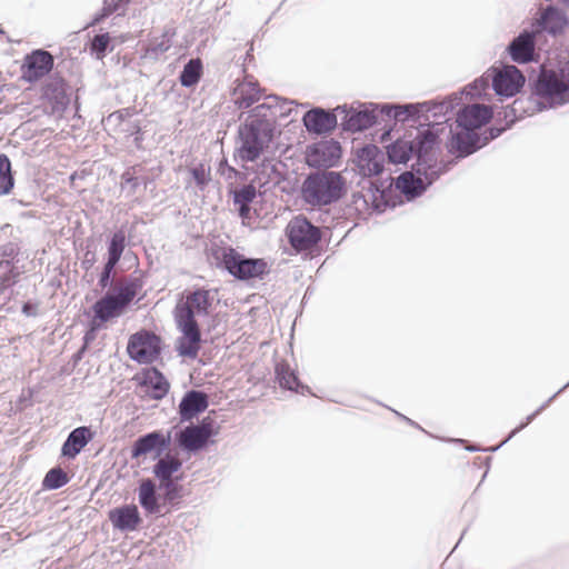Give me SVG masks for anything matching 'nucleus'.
<instances>
[{
  "label": "nucleus",
  "mask_w": 569,
  "mask_h": 569,
  "mask_svg": "<svg viewBox=\"0 0 569 569\" xmlns=\"http://www.w3.org/2000/svg\"><path fill=\"white\" fill-rule=\"evenodd\" d=\"M422 129L418 130L412 141V150L416 162L409 171L402 172L396 178V189L399 190L408 201H412L420 196L436 181L441 174L448 172L455 161L438 162L435 154L439 149L440 136L447 129L446 121H436L433 123H419Z\"/></svg>",
  "instance_id": "1"
},
{
  "label": "nucleus",
  "mask_w": 569,
  "mask_h": 569,
  "mask_svg": "<svg viewBox=\"0 0 569 569\" xmlns=\"http://www.w3.org/2000/svg\"><path fill=\"white\" fill-rule=\"evenodd\" d=\"M214 296L212 290L197 287L179 300L172 316L180 336L176 340V351L180 357L196 359L202 347V333L197 316H208L212 308Z\"/></svg>",
  "instance_id": "2"
},
{
  "label": "nucleus",
  "mask_w": 569,
  "mask_h": 569,
  "mask_svg": "<svg viewBox=\"0 0 569 569\" xmlns=\"http://www.w3.org/2000/svg\"><path fill=\"white\" fill-rule=\"evenodd\" d=\"M532 71L528 84L533 100L531 113L569 102V67L539 66Z\"/></svg>",
  "instance_id": "3"
},
{
  "label": "nucleus",
  "mask_w": 569,
  "mask_h": 569,
  "mask_svg": "<svg viewBox=\"0 0 569 569\" xmlns=\"http://www.w3.org/2000/svg\"><path fill=\"white\" fill-rule=\"evenodd\" d=\"M347 193V179L342 173L326 169L307 173L299 190L303 203L318 210L338 203Z\"/></svg>",
  "instance_id": "4"
},
{
  "label": "nucleus",
  "mask_w": 569,
  "mask_h": 569,
  "mask_svg": "<svg viewBox=\"0 0 569 569\" xmlns=\"http://www.w3.org/2000/svg\"><path fill=\"white\" fill-rule=\"evenodd\" d=\"M493 118V110L485 104H467L457 112L456 128L449 126L450 138L446 143L448 153L462 159V152L469 148L473 138L483 126Z\"/></svg>",
  "instance_id": "5"
},
{
  "label": "nucleus",
  "mask_w": 569,
  "mask_h": 569,
  "mask_svg": "<svg viewBox=\"0 0 569 569\" xmlns=\"http://www.w3.org/2000/svg\"><path fill=\"white\" fill-rule=\"evenodd\" d=\"M210 258L212 264L218 269L227 271L234 279L241 281L262 280L270 272L264 259L246 257L231 246L212 244Z\"/></svg>",
  "instance_id": "6"
},
{
  "label": "nucleus",
  "mask_w": 569,
  "mask_h": 569,
  "mask_svg": "<svg viewBox=\"0 0 569 569\" xmlns=\"http://www.w3.org/2000/svg\"><path fill=\"white\" fill-rule=\"evenodd\" d=\"M274 136V122L246 120L238 127L237 138L240 144L236 154L244 162H256L269 149Z\"/></svg>",
  "instance_id": "7"
},
{
  "label": "nucleus",
  "mask_w": 569,
  "mask_h": 569,
  "mask_svg": "<svg viewBox=\"0 0 569 569\" xmlns=\"http://www.w3.org/2000/svg\"><path fill=\"white\" fill-rule=\"evenodd\" d=\"M359 191L352 192L351 204L359 212L372 209L382 212L387 207H395L391 202L392 189H396V179L389 177L386 180L360 179Z\"/></svg>",
  "instance_id": "8"
},
{
  "label": "nucleus",
  "mask_w": 569,
  "mask_h": 569,
  "mask_svg": "<svg viewBox=\"0 0 569 569\" xmlns=\"http://www.w3.org/2000/svg\"><path fill=\"white\" fill-rule=\"evenodd\" d=\"M143 284L144 281L141 276H129L121 284L107 290L94 305L99 312L102 310L110 313L112 319L118 318L130 306Z\"/></svg>",
  "instance_id": "9"
},
{
  "label": "nucleus",
  "mask_w": 569,
  "mask_h": 569,
  "mask_svg": "<svg viewBox=\"0 0 569 569\" xmlns=\"http://www.w3.org/2000/svg\"><path fill=\"white\" fill-rule=\"evenodd\" d=\"M286 236L297 252L312 251L322 239V232L305 214L293 217L286 227Z\"/></svg>",
  "instance_id": "10"
},
{
  "label": "nucleus",
  "mask_w": 569,
  "mask_h": 569,
  "mask_svg": "<svg viewBox=\"0 0 569 569\" xmlns=\"http://www.w3.org/2000/svg\"><path fill=\"white\" fill-rule=\"evenodd\" d=\"M162 352L161 337L149 330H140L130 336L127 345L129 358L140 365H151Z\"/></svg>",
  "instance_id": "11"
},
{
  "label": "nucleus",
  "mask_w": 569,
  "mask_h": 569,
  "mask_svg": "<svg viewBox=\"0 0 569 569\" xmlns=\"http://www.w3.org/2000/svg\"><path fill=\"white\" fill-rule=\"evenodd\" d=\"M529 27L539 38L543 34L558 38L568 29L569 18L563 9L548 4L538 10Z\"/></svg>",
  "instance_id": "12"
},
{
  "label": "nucleus",
  "mask_w": 569,
  "mask_h": 569,
  "mask_svg": "<svg viewBox=\"0 0 569 569\" xmlns=\"http://www.w3.org/2000/svg\"><path fill=\"white\" fill-rule=\"evenodd\" d=\"M539 39L530 27L525 28L507 44L506 53L512 62L518 64L538 62L540 59L537 48Z\"/></svg>",
  "instance_id": "13"
},
{
  "label": "nucleus",
  "mask_w": 569,
  "mask_h": 569,
  "mask_svg": "<svg viewBox=\"0 0 569 569\" xmlns=\"http://www.w3.org/2000/svg\"><path fill=\"white\" fill-rule=\"evenodd\" d=\"M342 156V148L335 139L322 140L307 147L306 163L315 170H330L338 166Z\"/></svg>",
  "instance_id": "14"
},
{
  "label": "nucleus",
  "mask_w": 569,
  "mask_h": 569,
  "mask_svg": "<svg viewBox=\"0 0 569 569\" xmlns=\"http://www.w3.org/2000/svg\"><path fill=\"white\" fill-rule=\"evenodd\" d=\"M172 442L171 430L163 433L162 430H153L139 436L131 445L130 457L139 459L147 455H153V459L160 458L170 448Z\"/></svg>",
  "instance_id": "15"
},
{
  "label": "nucleus",
  "mask_w": 569,
  "mask_h": 569,
  "mask_svg": "<svg viewBox=\"0 0 569 569\" xmlns=\"http://www.w3.org/2000/svg\"><path fill=\"white\" fill-rule=\"evenodd\" d=\"M491 87L497 96L510 98L522 89L526 78L513 64H502L500 68H492Z\"/></svg>",
  "instance_id": "16"
},
{
  "label": "nucleus",
  "mask_w": 569,
  "mask_h": 569,
  "mask_svg": "<svg viewBox=\"0 0 569 569\" xmlns=\"http://www.w3.org/2000/svg\"><path fill=\"white\" fill-rule=\"evenodd\" d=\"M53 56L44 49H36L24 57L21 79L34 83L53 69Z\"/></svg>",
  "instance_id": "17"
},
{
  "label": "nucleus",
  "mask_w": 569,
  "mask_h": 569,
  "mask_svg": "<svg viewBox=\"0 0 569 569\" xmlns=\"http://www.w3.org/2000/svg\"><path fill=\"white\" fill-rule=\"evenodd\" d=\"M336 110L343 113L340 127L346 132H361L378 123V114L375 110H371L370 106H361L360 109H348L347 106H338Z\"/></svg>",
  "instance_id": "18"
},
{
  "label": "nucleus",
  "mask_w": 569,
  "mask_h": 569,
  "mask_svg": "<svg viewBox=\"0 0 569 569\" xmlns=\"http://www.w3.org/2000/svg\"><path fill=\"white\" fill-rule=\"evenodd\" d=\"M385 161V152L376 144H365L357 150L356 167L361 179H372L381 174Z\"/></svg>",
  "instance_id": "19"
},
{
  "label": "nucleus",
  "mask_w": 569,
  "mask_h": 569,
  "mask_svg": "<svg viewBox=\"0 0 569 569\" xmlns=\"http://www.w3.org/2000/svg\"><path fill=\"white\" fill-rule=\"evenodd\" d=\"M336 112L338 110H327L321 107H315L308 110L302 117V123L307 132L316 136H327L335 131L338 126Z\"/></svg>",
  "instance_id": "20"
},
{
  "label": "nucleus",
  "mask_w": 569,
  "mask_h": 569,
  "mask_svg": "<svg viewBox=\"0 0 569 569\" xmlns=\"http://www.w3.org/2000/svg\"><path fill=\"white\" fill-rule=\"evenodd\" d=\"M67 90L68 83L58 74L50 77L43 84L42 97L51 106L52 112H63L68 108L70 97Z\"/></svg>",
  "instance_id": "21"
},
{
  "label": "nucleus",
  "mask_w": 569,
  "mask_h": 569,
  "mask_svg": "<svg viewBox=\"0 0 569 569\" xmlns=\"http://www.w3.org/2000/svg\"><path fill=\"white\" fill-rule=\"evenodd\" d=\"M209 407V396L201 390L191 389L184 392L178 406L181 422H191Z\"/></svg>",
  "instance_id": "22"
},
{
  "label": "nucleus",
  "mask_w": 569,
  "mask_h": 569,
  "mask_svg": "<svg viewBox=\"0 0 569 569\" xmlns=\"http://www.w3.org/2000/svg\"><path fill=\"white\" fill-rule=\"evenodd\" d=\"M108 518L113 529L121 532L134 531L142 522L139 509L134 503H126L109 510Z\"/></svg>",
  "instance_id": "23"
},
{
  "label": "nucleus",
  "mask_w": 569,
  "mask_h": 569,
  "mask_svg": "<svg viewBox=\"0 0 569 569\" xmlns=\"http://www.w3.org/2000/svg\"><path fill=\"white\" fill-rule=\"evenodd\" d=\"M173 441L177 448L188 455H196L213 443V441H207V439L196 428L194 423H189L176 431Z\"/></svg>",
  "instance_id": "24"
},
{
  "label": "nucleus",
  "mask_w": 569,
  "mask_h": 569,
  "mask_svg": "<svg viewBox=\"0 0 569 569\" xmlns=\"http://www.w3.org/2000/svg\"><path fill=\"white\" fill-rule=\"evenodd\" d=\"M159 490V485L151 478H143L139 481L138 500L147 515H162L161 510L164 503Z\"/></svg>",
  "instance_id": "25"
},
{
  "label": "nucleus",
  "mask_w": 569,
  "mask_h": 569,
  "mask_svg": "<svg viewBox=\"0 0 569 569\" xmlns=\"http://www.w3.org/2000/svg\"><path fill=\"white\" fill-rule=\"evenodd\" d=\"M96 437L91 426H80L69 432L61 447V456L74 459Z\"/></svg>",
  "instance_id": "26"
},
{
  "label": "nucleus",
  "mask_w": 569,
  "mask_h": 569,
  "mask_svg": "<svg viewBox=\"0 0 569 569\" xmlns=\"http://www.w3.org/2000/svg\"><path fill=\"white\" fill-rule=\"evenodd\" d=\"M140 386L151 389L149 396L154 400L163 399L170 389L168 379L157 367L142 369Z\"/></svg>",
  "instance_id": "27"
},
{
  "label": "nucleus",
  "mask_w": 569,
  "mask_h": 569,
  "mask_svg": "<svg viewBox=\"0 0 569 569\" xmlns=\"http://www.w3.org/2000/svg\"><path fill=\"white\" fill-rule=\"evenodd\" d=\"M274 375L280 388L299 395L311 393V389L300 381L297 371L291 369L287 361L276 363Z\"/></svg>",
  "instance_id": "28"
},
{
  "label": "nucleus",
  "mask_w": 569,
  "mask_h": 569,
  "mask_svg": "<svg viewBox=\"0 0 569 569\" xmlns=\"http://www.w3.org/2000/svg\"><path fill=\"white\" fill-rule=\"evenodd\" d=\"M569 387V381L560 388L555 395H552L547 401H545L536 411L530 413L523 422H521L518 427H516L509 436L498 446L491 447V448H481L478 446H466V450L470 452H477V451H491L495 452L498 449H500L505 443H507L511 438H513L518 432H520L522 429H525L529 423H531L538 415H540L545 409H547L550 403L560 395L567 388Z\"/></svg>",
  "instance_id": "29"
},
{
  "label": "nucleus",
  "mask_w": 569,
  "mask_h": 569,
  "mask_svg": "<svg viewBox=\"0 0 569 569\" xmlns=\"http://www.w3.org/2000/svg\"><path fill=\"white\" fill-rule=\"evenodd\" d=\"M182 468V461L171 452L163 453L152 466V473L159 483L173 480L174 473Z\"/></svg>",
  "instance_id": "30"
},
{
  "label": "nucleus",
  "mask_w": 569,
  "mask_h": 569,
  "mask_svg": "<svg viewBox=\"0 0 569 569\" xmlns=\"http://www.w3.org/2000/svg\"><path fill=\"white\" fill-rule=\"evenodd\" d=\"M413 153L412 141L399 137L386 146L385 157L389 163L406 164Z\"/></svg>",
  "instance_id": "31"
},
{
  "label": "nucleus",
  "mask_w": 569,
  "mask_h": 569,
  "mask_svg": "<svg viewBox=\"0 0 569 569\" xmlns=\"http://www.w3.org/2000/svg\"><path fill=\"white\" fill-rule=\"evenodd\" d=\"M203 74V63L200 58L189 59L179 74V82L184 88H193L201 80Z\"/></svg>",
  "instance_id": "32"
},
{
  "label": "nucleus",
  "mask_w": 569,
  "mask_h": 569,
  "mask_svg": "<svg viewBox=\"0 0 569 569\" xmlns=\"http://www.w3.org/2000/svg\"><path fill=\"white\" fill-rule=\"evenodd\" d=\"M127 247V236L124 230H116L107 241V260L106 262L118 264L121 260L123 251Z\"/></svg>",
  "instance_id": "33"
},
{
  "label": "nucleus",
  "mask_w": 569,
  "mask_h": 569,
  "mask_svg": "<svg viewBox=\"0 0 569 569\" xmlns=\"http://www.w3.org/2000/svg\"><path fill=\"white\" fill-rule=\"evenodd\" d=\"M233 203L239 207V214L244 217L250 210V204L257 197V189L252 183L243 184L238 189L230 190Z\"/></svg>",
  "instance_id": "34"
},
{
  "label": "nucleus",
  "mask_w": 569,
  "mask_h": 569,
  "mask_svg": "<svg viewBox=\"0 0 569 569\" xmlns=\"http://www.w3.org/2000/svg\"><path fill=\"white\" fill-rule=\"evenodd\" d=\"M508 128L506 126L498 127L491 126L487 128L482 133H479L473 138V141H470L469 148L466 149V152H462V159L473 154L485 146H487L490 141L500 137Z\"/></svg>",
  "instance_id": "35"
},
{
  "label": "nucleus",
  "mask_w": 569,
  "mask_h": 569,
  "mask_svg": "<svg viewBox=\"0 0 569 569\" xmlns=\"http://www.w3.org/2000/svg\"><path fill=\"white\" fill-rule=\"evenodd\" d=\"M262 90L257 81H249L239 88L238 97L234 101L239 109H248L261 98Z\"/></svg>",
  "instance_id": "36"
},
{
  "label": "nucleus",
  "mask_w": 569,
  "mask_h": 569,
  "mask_svg": "<svg viewBox=\"0 0 569 569\" xmlns=\"http://www.w3.org/2000/svg\"><path fill=\"white\" fill-rule=\"evenodd\" d=\"M428 102L432 103V108H430L431 110H429V113H431L435 119L443 118L442 121L447 120L448 122L449 118H447V114L453 111L456 107L460 106L462 103V99L457 93H452L441 101L429 100ZM449 126L450 124L447 123V128H449Z\"/></svg>",
  "instance_id": "37"
},
{
  "label": "nucleus",
  "mask_w": 569,
  "mask_h": 569,
  "mask_svg": "<svg viewBox=\"0 0 569 569\" xmlns=\"http://www.w3.org/2000/svg\"><path fill=\"white\" fill-rule=\"evenodd\" d=\"M429 108H432L431 102H410L400 104V120L399 121H418L421 117H426V120L429 121Z\"/></svg>",
  "instance_id": "38"
},
{
  "label": "nucleus",
  "mask_w": 569,
  "mask_h": 569,
  "mask_svg": "<svg viewBox=\"0 0 569 569\" xmlns=\"http://www.w3.org/2000/svg\"><path fill=\"white\" fill-rule=\"evenodd\" d=\"M89 52L97 60H102L108 52H111L114 48L112 43V39L109 32H103L96 34L92 39H90Z\"/></svg>",
  "instance_id": "39"
},
{
  "label": "nucleus",
  "mask_w": 569,
  "mask_h": 569,
  "mask_svg": "<svg viewBox=\"0 0 569 569\" xmlns=\"http://www.w3.org/2000/svg\"><path fill=\"white\" fill-rule=\"evenodd\" d=\"M14 187L11 160L6 153H0V196L9 194Z\"/></svg>",
  "instance_id": "40"
},
{
  "label": "nucleus",
  "mask_w": 569,
  "mask_h": 569,
  "mask_svg": "<svg viewBox=\"0 0 569 569\" xmlns=\"http://www.w3.org/2000/svg\"><path fill=\"white\" fill-rule=\"evenodd\" d=\"M69 481L70 477L68 473L60 466H56L46 473L41 486L44 490H58Z\"/></svg>",
  "instance_id": "41"
},
{
  "label": "nucleus",
  "mask_w": 569,
  "mask_h": 569,
  "mask_svg": "<svg viewBox=\"0 0 569 569\" xmlns=\"http://www.w3.org/2000/svg\"><path fill=\"white\" fill-rule=\"evenodd\" d=\"M128 3L129 0H103L102 8L93 14L86 28L98 26L114 12L123 9Z\"/></svg>",
  "instance_id": "42"
},
{
  "label": "nucleus",
  "mask_w": 569,
  "mask_h": 569,
  "mask_svg": "<svg viewBox=\"0 0 569 569\" xmlns=\"http://www.w3.org/2000/svg\"><path fill=\"white\" fill-rule=\"evenodd\" d=\"M20 273L18 264L0 260V292L13 287L18 282Z\"/></svg>",
  "instance_id": "43"
},
{
  "label": "nucleus",
  "mask_w": 569,
  "mask_h": 569,
  "mask_svg": "<svg viewBox=\"0 0 569 569\" xmlns=\"http://www.w3.org/2000/svg\"><path fill=\"white\" fill-rule=\"evenodd\" d=\"M491 86L490 76H481L477 78L471 83L463 87L457 94L462 98V96L473 98H481L485 94L486 90Z\"/></svg>",
  "instance_id": "44"
},
{
  "label": "nucleus",
  "mask_w": 569,
  "mask_h": 569,
  "mask_svg": "<svg viewBox=\"0 0 569 569\" xmlns=\"http://www.w3.org/2000/svg\"><path fill=\"white\" fill-rule=\"evenodd\" d=\"M188 172L193 179L197 188L200 191H204L211 181V168L210 166L199 162L196 166L189 167Z\"/></svg>",
  "instance_id": "45"
},
{
  "label": "nucleus",
  "mask_w": 569,
  "mask_h": 569,
  "mask_svg": "<svg viewBox=\"0 0 569 569\" xmlns=\"http://www.w3.org/2000/svg\"><path fill=\"white\" fill-rule=\"evenodd\" d=\"M171 48V40L167 33H163L160 39L150 42L144 49V58L158 60L160 56Z\"/></svg>",
  "instance_id": "46"
},
{
  "label": "nucleus",
  "mask_w": 569,
  "mask_h": 569,
  "mask_svg": "<svg viewBox=\"0 0 569 569\" xmlns=\"http://www.w3.org/2000/svg\"><path fill=\"white\" fill-rule=\"evenodd\" d=\"M182 477H176L174 480L164 481L163 483H159L160 490H163L162 500L164 506L167 503H172L174 500L180 499L182 497V486L179 485V481Z\"/></svg>",
  "instance_id": "47"
},
{
  "label": "nucleus",
  "mask_w": 569,
  "mask_h": 569,
  "mask_svg": "<svg viewBox=\"0 0 569 569\" xmlns=\"http://www.w3.org/2000/svg\"><path fill=\"white\" fill-rule=\"evenodd\" d=\"M196 428L207 439V441H213L212 438L220 431V426L210 416L200 419L196 425Z\"/></svg>",
  "instance_id": "48"
},
{
  "label": "nucleus",
  "mask_w": 569,
  "mask_h": 569,
  "mask_svg": "<svg viewBox=\"0 0 569 569\" xmlns=\"http://www.w3.org/2000/svg\"><path fill=\"white\" fill-rule=\"evenodd\" d=\"M371 110L381 117H386L389 120H400V103H370Z\"/></svg>",
  "instance_id": "49"
},
{
  "label": "nucleus",
  "mask_w": 569,
  "mask_h": 569,
  "mask_svg": "<svg viewBox=\"0 0 569 569\" xmlns=\"http://www.w3.org/2000/svg\"><path fill=\"white\" fill-rule=\"evenodd\" d=\"M20 247L17 242L8 241L0 244V260H7L8 262L19 263Z\"/></svg>",
  "instance_id": "50"
},
{
  "label": "nucleus",
  "mask_w": 569,
  "mask_h": 569,
  "mask_svg": "<svg viewBox=\"0 0 569 569\" xmlns=\"http://www.w3.org/2000/svg\"><path fill=\"white\" fill-rule=\"evenodd\" d=\"M269 109H270V106L262 102L249 111V118L247 120H260L262 122H274L276 123L277 114L272 113V117H269L267 113V111H269Z\"/></svg>",
  "instance_id": "51"
},
{
  "label": "nucleus",
  "mask_w": 569,
  "mask_h": 569,
  "mask_svg": "<svg viewBox=\"0 0 569 569\" xmlns=\"http://www.w3.org/2000/svg\"><path fill=\"white\" fill-rule=\"evenodd\" d=\"M92 311L93 318L89 321L88 328L94 330L96 332H99L104 327V325L112 318L111 315L108 312H104L102 310H100L99 312L94 303L92 305Z\"/></svg>",
  "instance_id": "52"
},
{
  "label": "nucleus",
  "mask_w": 569,
  "mask_h": 569,
  "mask_svg": "<svg viewBox=\"0 0 569 569\" xmlns=\"http://www.w3.org/2000/svg\"><path fill=\"white\" fill-rule=\"evenodd\" d=\"M138 168H140L139 164L132 166L121 174V189H123L126 184H129L130 192L132 194L137 191V188L140 186V179L138 177H134V173L137 172Z\"/></svg>",
  "instance_id": "53"
},
{
  "label": "nucleus",
  "mask_w": 569,
  "mask_h": 569,
  "mask_svg": "<svg viewBox=\"0 0 569 569\" xmlns=\"http://www.w3.org/2000/svg\"><path fill=\"white\" fill-rule=\"evenodd\" d=\"M218 173L222 177H224L227 180L230 179H246V174L237 170L236 168L229 166L228 160L226 158H222L218 166Z\"/></svg>",
  "instance_id": "54"
},
{
  "label": "nucleus",
  "mask_w": 569,
  "mask_h": 569,
  "mask_svg": "<svg viewBox=\"0 0 569 569\" xmlns=\"http://www.w3.org/2000/svg\"><path fill=\"white\" fill-rule=\"evenodd\" d=\"M117 264H112L109 262H104L101 273L99 274L98 286L104 290H108L112 287V274L114 272Z\"/></svg>",
  "instance_id": "55"
},
{
  "label": "nucleus",
  "mask_w": 569,
  "mask_h": 569,
  "mask_svg": "<svg viewBox=\"0 0 569 569\" xmlns=\"http://www.w3.org/2000/svg\"><path fill=\"white\" fill-rule=\"evenodd\" d=\"M498 120H503L506 122V128L510 129L520 118L513 111L511 104L502 107V110L497 113Z\"/></svg>",
  "instance_id": "56"
},
{
  "label": "nucleus",
  "mask_w": 569,
  "mask_h": 569,
  "mask_svg": "<svg viewBox=\"0 0 569 569\" xmlns=\"http://www.w3.org/2000/svg\"><path fill=\"white\" fill-rule=\"evenodd\" d=\"M134 113L133 108H122L119 110L113 111L110 113L107 118L108 122H113L116 124H121L127 119L131 118Z\"/></svg>",
  "instance_id": "57"
},
{
  "label": "nucleus",
  "mask_w": 569,
  "mask_h": 569,
  "mask_svg": "<svg viewBox=\"0 0 569 569\" xmlns=\"http://www.w3.org/2000/svg\"><path fill=\"white\" fill-rule=\"evenodd\" d=\"M531 103H533V101H530V99L517 98L511 103V107L518 117L522 119L529 112L528 104Z\"/></svg>",
  "instance_id": "58"
},
{
  "label": "nucleus",
  "mask_w": 569,
  "mask_h": 569,
  "mask_svg": "<svg viewBox=\"0 0 569 569\" xmlns=\"http://www.w3.org/2000/svg\"><path fill=\"white\" fill-rule=\"evenodd\" d=\"M124 131L128 134L134 137V139H133L134 144L137 148H140L141 142L143 140V134H142L140 124L138 122H131V123H129L128 129H126Z\"/></svg>",
  "instance_id": "59"
},
{
  "label": "nucleus",
  "mask_w": 569,
  "mask_h": 569,
  "mask_svg": "<svg viewBox=\"0 0 569 569\" xmlns=\"http://www.w3.org/2000/svg\"><path fill=\"white\" fill-rule=\"evenodd\" d=\"M39 301L28 300L22 305L21 312L26 317H38L39 316Z\"/></svg>",
  "instance_id": "60"
},
{
  "label": "nucleus",
  "mask_w": 569,
  "mask_h": 569,
  "mask_svg": "<svg viewBox=\"0 0 569 569\" xmlns=\"http://www.w3.org/2000/svg\"><path fill=\"white\" fill-rule=\"evenodd\" d=\"M96 262H97L96 251L91 250L89 248V244H87V249H86V252L83 254V259L81 261V267H82V269L88 271V270H90L94 266Z\"/></svg>",
  "instance_id": "61"
},
{
  "label": "nucleus",
  "mask_w": 569,
  "mask_h": 569,
  "mask_svg": "<svg viewBox=\"0 0 569 569\" xmlns=\"http://www.w3.org/2000/svg\"><path fill=\"white\" fill-rule=\"evenodd\" d=\"M295 101L293 100H287V99H281V102L278 107L279 109V117H287L291 113V104H293Z\"/></svg>",
  "instance_id": "62"
},
{
  "label": "nucleus",
  "mask_w": 569,
  "mask_h": 569,
  "mask_svg": "<svg viewBox=\"0 0 569 569\" xmlns=\"http://www.w3.org/2000/svg\"><path fill=\"white\" fill-rule=\"evenodd\" d=\"M98 332L94 330H91L87 327V330L82 338V343L84 345V348H89L90 345L96 340Z\"/></svg>",
  "instance_id": "63"
},
{
  "label": "nucleus",
  "mask_w": 569,
  "mask_h": 569,
  "mask_svg": "<svg viewBox=\"0 0 569 569\" xmlns=\"http://www.w3.org/2000/svg\"><path fill=\"white\" fill-rule=\"evenodd\" d=\"M280 102H281V99L276 94H270V96L266 97V101H264V103L270 106L269 111L271 112V114L274 113L273 110L278 109Z\"/></svg>",
  "instance_id": "64"
}]
</instances>
